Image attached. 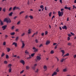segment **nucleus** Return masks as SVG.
<instances>
[{
    "mask_svg": "<svg viewBox=\"0 0 76 76\" xmlns=\"http://www.w3.org/2000/svg\"><path fill=\"white\" fill-rule=\"evenodd\" d=\"M4 22H7V23H11V20H10V19L7 18H6L4 19Z\"/></svg>",
    "mask_w": 76,
    "mask_h": 76,
    "instance_id": "f257e3e1",
    "label": "nucleus"
},
{
    "mask_svg": "<svg viewBox=\"0 0 76 76\" xmlns=\"http://www.w3.org/2000/svg\"><path fill=\"white\" fill-rule=\"evenodd\" d=\"M58 13L59 16H62L63 15V14H64V12L63 11H61V12L58 11Z\"/></svg>",
    "mask_w": 76,
    "mask_h": 76,
    "instance_id": "f03ea898",
    "label": "nucleus"
},
{
    "mask_svg": "<svg viewBox=\"0 0 76 76\" xmlns=\"http://www.w3.org/2000/svg\"><path fill=\"white\" fill-rule=\"evenodd\" d=\"M33 49L34 50V52H37V51H38V49H36V48H35V47H34L33 48Z\"/></svg>",
    "mask_w": 76,
    "mask_h": 76,
    "instance_id": "7ed1b4c3",
    "label": "nucleus"
},
{
    "mask_svg": "<svg viewBox=\"0 0 76 76\" xmlns=\"http://www.w3.org/2000/svg\"><path fill=\"white\" fill-rule=\"evenodd\" d=\"M37 60H38V61H40L41 58V57L40 56H37Z\"/></svg>",
    "mask_w": 76,
    "mask_h": 76,
    "instance_id": "20e7f679",
    "label": "nucleus"
},
{
    "mask_svg": "<svg viewBox=\"0 0 76 76\" xmlns=\"http://www.w3.org/2000/svg\"><path fill=\"white\" fill-rule=\"evenodd\" d=\"M4 25V23H3V22L1 20H0V25L1 26H3Z\"/></svg>",
    "mask_w": 76,
    "mask_h": 76,
    "instance_id": "39448f33",
    "label": "nucleus"
},
{
    "mask_svg": "<svg viewBox=\"0 0 76 76\" xmlns=\"http://www.w3.org/2000/svg\"><path fill=\"white\" fill-rule=\"evenodd\" d=\"M21 42H22V45L21 47V48H24V47H25V43H23V41H22Z\"/></svg>",
    "mask_w": 76,
    "mask_h": 76,
    "instance_id": "423d86ee",
    "label": "nucleus"
},
{
    "mask_svg": "<svg viewBox=\"0 0 76 76\" xmlns=\"http://www.w3.org/2000/svg\"><path fill=\"white\" fill-rule=\"evenodd\" d=\"M57 73L56 72H54L52 74V76H54L56 75H57Z\"/></svg>",
    "mask_w": 76,
    "mask_h": 76,
    "instance_id": "0eeeda50",
    "label": "nucleus"
},
{
    "mask_svg": "<svg viewBox=\"0 0 76 76\" xmlns=\"http://www.w3.org/2000/svg\"><path fill=\"white\" fill-rule=\"evenodd\" d=\"M62 28L63 29H65L66 30H67V26H62Z\"/></svg>",
    "mask_w": 76,
    "mask_h": 76,
    "instance_id": "6e6552de",
    "label": "nucleus"
},
{
    "mask_svg": "<svg viewBox=\"0 0 76 76\" xmlns=\"http://www.w3.org/2000/svg\"><path fill=\"white\" fill-rule=\"evenodd\" d=\"M20 63H22L23 65H24L25 64V61L23 60H21V61H20Z\"/></svg>",
    "mask_w": 76,
    "mask_h": 76,
    "instance_id": "1a4fd4ad",
    "label": "nucleus"
},
{
    "mask_svg": "<svg viewBox=\"0 0 76 76\" xmlns=\"http://www.w3.org/2000/svg\"><path fill=\"white\" fill-rule=\"evenodd\" d=\"M7 27V26H3L2 27V28H3V30H4L6 29V28Z\"/></svg>",
    "mask_w": 76,
    "mask_h": 76,
    "instance_id": "9d476101",
    "label": "nucleus"
},
{
    "mask_svg": "<svg viewBox=\"0 0 76 76\" xmlns=\"http://www.w3.org/2000/svg\"><path fill=\"white\" fill-rule=\"evenodd\" d=\"M65 9H68V10H71V9H70V7H64Z\"/></svg>",
    "mask_w": 76,
    "mask_h": 76,
    "instance_id": "9b49d317",
    "label": "nucleus"
},
{
    "mask_svg": "<svg viewBox=\"0 0 76 76\" xmlns=\"http://www.w3.org/2000/svg\"><path fill=\"white\" fill-rule=\"evenodd\" d=\"M50 43V41L48 40L47 41L46 43V45H48V44H49Z\"/></svg>",
    "mask_w": 76,
    "mask_h": 76,
    "instance_id": "f8f14e48",
    "label": "nucleus"
},
{
    "mask_svg": "<svg viewBox=\"0 0 76 76\" xmlns=\"http://www.w3.org/2000/svg\"><path fill=\"white\" fill-rule=\"evenodd\" d=\"M63 72H67V68H65L63 69Z\"/></svg>",
    "mask_w": 76,
    "mask_h": 76,
    "instance_id": "ddd939ff",
    "label": "nucleus"
},
{
    "mask_svg": "<svg viewBox=\"0 0 76 76\" xmlns=\"http://www.w3.org/2000/svg\"><path fill=\"white\" fill-rule=\"evenodd\" d=\"M43 68L44 69H45V70H47V66H46V65H45L43 67Z\"/></svg>",
    "mask_w": 76,
    "mask_h": 76,
    "instance_id": "4468645a",
    "label": "nucleus"
},
{
    "mask_svg": "<svg viewBox=\"0 0 76 76\" xmlns=\"http://www.w3.org/2000/svg\"><path fill=\"white\" fill-rule=\"evenodd\" d=\"M26 70H29V69L30 67L29 66H27L26 67Z\"/></svg>",
    "mask_w": 76,
    "mask_h": 76,
    "instance_id": "2eb2a0df",
    "label": "nucleus"
},
{
    "mask_svg": "<svg viewBox=\"0 0 76 76\" xmlns=\"http://www.w3.org/2000/svg\"><path fill=\"white\" fill-rule=\"evenodd\" d=\"M7 50L8 52H9V51H10L11 50L10 48H7Z\"/></svg>",
    "mask_w": 76,
    "mask_h": 76,
    "instance_id": "dca6fc26",
    "label": "nucleus"
},
{
    "mask_svg": "<svg viewBox=\"0 0 76 76\" xmlns=\"http://www.w3.org/2000/svg\"><path fill=\"white\" fill-rule=\"evenodd\" d=\"M10 34L11 35H14L15 34V32H13L12 33H10Z\"/></svg>",
    "mask_w": 76,
    "mask_h": 76,
    "instance_id": "f3484780",
    "label": "nucleus"
},
{
    "mask_svg": "<svg viewBox=\"0 0 76 76\" xmlns=\"http://www.w3.org/2000/svg\"><path fill=\"white\" fill-rule=\"evenodd\" d=\"M31 30L30 29H29L28 30V33L29 34H30L31 33Z\"/></svg>",
    "mask_w": 76,
    "mask_h": 76,
    "instance_id": "a211bd4d",
    "label": "nucleus"
},
{
    "mask_svg": "<svg viewBox=\"0 0 76 76\" xmlns=\"http://www.w3.org/2000/svg\"><path fill=\"white\" fill-rule=\"evenodd\" d=\"M60 70L58 69V68H57L56 70V72H59Z\"/></svg>",
    "mask_w": 76,
    "mask_h": 76,
    "instance_id": "6ab92c4d",
    "label": "nucleus"
},
{
    "mask_svg": "<svg viewBox=\"0 0 76 76\" xmlns=\"http://www.w3.org/2000/svg\"><path fill=\"white\" fill-rule=\"evenodd\" d=\"M12 45H15V47H17V43L14 42L12 44Z\"/></svg>",
    "mask_w": 76,
    "mask_h": 76,
    "instance_id": "aec40b11",
    "label": "nucleus"
},
{
    "mask_svg": "<svg viewBox=\"0 0 76 76\" xmlns=\"http://www.w3.org/2000/svg\"><path fill=\"white\" fill-rule=\"evenodd\" d=\"M12 72V67H10L9 69V72Z\"/></svg>",
    "mask_w": 76,
    "mask_h": 76,
    "instance_id": "412c9836",
    "label": "nucleus"
},
{
    "mask_svg": "<svg viewBox=\"0 0 76 76\" xmlns=\"http://www.w3.org/2000/svg\"><path fill=\"white\" fill-rule=\"evenodd\" d=\"M61 52H62V54H64L65 52H64V50H61Z\"/></svg>",
    "mask_w": 76,
    "mask_h": 76,
    "instance_id": "4be33fe9",
    "label": "nucleus"
},
{
    "mask_svg": "<svg viewBox=\"0 0 76 76\" xmlns=\"http://www.w3.org/2000/svg\"><path fill=\"white\" fill-rule=\"evenodd\" d=\"M12 14H13V12H12L9 14V15L11 16H12Z\"/></svg>",
    "mask_w": 76,
    "mask_h": 76,
    "instance_id": "5701e85b",
    "label": "nucleus"
},
{
    "mask_svg": "<svg viewBox=\"0 0 76 76\" xmlns=\"http://www.w3.org/2000/svg\"><path fill=\"white\" fill-rule=\"evenodd\" d=\"M72 43H71L70 42H69V43H68L67 45H68L70 46V45H72Z\"/></svg>",
    "mask_w": 76,
    "mask_h": 76,
    "instance_id": "b1692460",
    "label": "nucleus"
},
{
    "mask_svg": "<svg viewBox=\"0 0 76 76\" xmlns=\"http://www.w3.org/2000/svg\"><path fill=\"white\" fill-rule=\"evenodd\" d=\"M8 67H10V68L11 67H12V64H9L8 65Z\"/></svg>",
    "mask_w": 76,
    "mask_h": 76,
    "instance_id": "393cba45",
    "label": "nucleus"
},
{
    "mask_svg": "<svg viewBox=\"0 0 76 76\" xmlns=\"http://www.w3.org/2000/svg\"><path fill=\"white\" fill-rule=\"evenodd\" d=\"M18 39H19V37H16L15 40L16 41H17L18 40Z\"/></svg>",
    "mask_w": 76,
    "mask_h": 76,
    "instance_id": "a878e982",
    "label": "nucleus"
},
{
    "mask_svg": "<svg viewBox=\"0 0 76 76\" xmlns=\"http://www.w3.org/2000/svg\"><path fill=\"white\" fill-rule=\"evenodd\" d=\"M29 17L31 19H33V17L32 15H30L29 16Z\"/></svg>",
    "mask_w": 76,
    "mask_h": 76,
    "instance_id": "bb28decb",
    "label": "nucleus"
},
{
    "mask_svg": "<svg viewBox=\"0 0 76 76\" xmlns=\"http://www.w3.org/2000/svg\"><path fill=\"white\" fill-rule=\"evenodd\" d=\"M24 35H25V33H23V34H21V37H23V36H24Z\"/></svg>",
    "mask_w": 76,
    "mask_h": 76,
    "instance_id": "cd10ccee",
    "label": "nucleus"
},
{
    "mask_svg": "<svg viewBox=\"0 0 76 76\" xmlns=\"http://www.w3.org/2000/svg\"><path fill=\"white\" fill-rule=\"evenodd\" d=\"M28 18V15H26L25 17V19H27V18Z\"/></svg>",
    "mask_w": 76,
    "mask_h": 76,
    "instance_id": "c85d7f7f",
    "label": "nucleus"
},
{
    "mask_svg": "<svg viewBox=\"0 0 76 76\" xmlns=\"http://www.w3.org/2000/svg\"><path fill=\"white\" fill-rule=\"evenodd\" d=\"M7 37H8V35H6L5 36V39H7Z\"/></svg>",
    "mask_w": 76,
    "mask_h": 76,
    "instance_id": "c756f323",
    "label": "nucleus"
},
{
    "mask_svg": "<svg viewBox=\"0 0 76 76\" xmlns=\"http://www.w3.org/2000/svg\"><path fill=\"white\" fill-rule=\"evenodd\" d=\"M6 8L5 7L3 9V11L4 12H6Z\"/></svg>",
    "mask_w": 76,
    "mask_h": 76,
    "instance_id": "7c9ffc66",
    "label": "nucleus"
},
{
    "mask_svg": "<svg viewBox=\"0 0 76 76\" xmlns=\"http://www.w3.org/2000/svg\"><path fill=\"white\" fill-rule=\"evenodd\" d=\"M14 28H15V26H13L11 27V29L13 30V29H14Z\"/></svg>",
    "mask_w": 76,
    "mask_h": 76,
    "instance_id": "2f4dec72",
    "label": "nucleus"
},
{
    "mask_svg": "<svg viewBox=\"0 0 76 76\" xmlns=\"http://www.w3.org/2000/svg\"><path fill=\"white\" fill-rule=\"evenodd\" d=\"M6 58L7 59L9 58V56H8V55H6Z\"/></svg>",
    "mask_w": 76,
    "mask_h": 76,
    "instance_id": "473e14b6",
    "label": "nucleus"
},
{
    "mask_svg": "<svg viewBox=\"0 0 76 76\" xmlns=\"http://www.w3.org/2000/svg\"><path fill=\"white\" fill-rule=\"evenodd\" d=\"M64 58H62L61 60V62H63V61H64Z\"/></svg>",
    "mask_w": 76,
    "mask_h": 76,
    "instance_id": "72a5a7b5",
    "label": "nucleus"
},
{
    "mask_svg": "<svg viewBox=\"0 0 76 76\" xmlns=\"http://www.w3.org/2000/svg\"><path fill=\"white\" fill-rule=\"evenodd\" d=\"M12 7H11L9 8V11H11L12 10Z\"/></svg>",
    "mask_w": 76,
    "mask_h": 76,
    "instance_id": "f704fd0d",
    "label": "nucleus"
},
{
    "mask_svg": "<svg viewBox=\"0 0 76 76\" xmlns=\"http://www.w3.org/2000/svg\"><path fill=\"white\" fill-rule=\"evenodd\" d=\"M40 7L41 9H43V7H44V6H43L42 5H41Z\"/></svg>",
    "mask_w": 76,
    "mask_h": 76,
    "instance_id": "c9c22d12",
    "label": "nucleus"
},
{
    "mask_svg": "<svg viewBox=\"0 0 76 76\" xmlns=\"http://www.w3.org/2000/svg\"><path fill=\"white\" fill-rule=\"evenodd\" d=\"M65 56L66 57L67 56H69V53H67L65 55Z\"/></svg>",
    "mask_w": 76,
    "mask_h": 76,
    "instance_id": "e433bc0d",
    "label": "nucleus"
},
{
    "mask_svg": "<svg viewBox=\"0 0 76 76\" xmlns=\"http://www.w3.org/2000/svg\"><path fill=\"white\" fill-rule=\"evenodd\" d=\"M34 55H35V53H33V54H31V57H34Z\"/></svg>",
    "mask_w": 76,
    "mask_h": 76,
    "instance_id": "4c0bfd02",
    "label": "nucleus"
},
{
    "mask_svg": "<svg viewBox=\"0 0 76 76\" xmlns=\"http://www.w3.org/2000/svg\"><path fill=\"white\" fill-rule=\"evenodd\" d=\"M4 55H5L4 53H3L2 55H1V57H4Z\"/></svg>",
    "mask_w": 76,
    "mask_h": 76,
    "instance_id": "58836bf2",
    "label": "nucleus"
},
{
    "mask_svg": "<svg viewBox=\"0 0 76 76\" xmlns=\"http://www.w3.org/2000/svg\"><path fill=\"white\" fill-rule=\"evenodd\" d=\"M31 58V56L29 55V56L27 58V59H30Z\"/></svg>",
    "mask_w": 76,
    "mask_h": 76,
    "instance_id": "ea45409f",
    "label": "nucleus"
},
{
    "mask_svg": "<svg viewBox=\"0 0 76 76\" xmlns=\"http://www.w3.org/2000/svg\"><path fill=\"white\" fill-rule=\"evenodd\" d=\"M23 13H24V11H21L20 13V15H21V14H22Z\"/></svg>",
    "mask_w": 76,
    "mask_h": 76,
    "instance_id": "a19ab883",
    "label": "nucleus"
},
{
    "mask_svg": "<svg viewBox=\"0 0 76 76\" xmlns=\"http://www.w3.org/2000/svg\"><path fill=\"white\" fill-rule=\"evenodd\" d=\"M68 36L69 37H72V35H71V34H68Z\"/></svg>",
    "mask_w": 76,
    "mask_h": 76,
    "instance_id": "79ce46f5",
    "label": "nucleus"
},
{
    "mask_svg": "<svg viewBox=\"0 0 76 76\" xmlns=\"http://www.w3.org/2000/svg\"><path fill=\"white\" fill-rule=\"evenodd\" d=\"M54 51L53 50H52L50 52V54H53L54 53Z\"/></svg>",
    "mask_w": 76,
    "mask_h": 76,
    "instance_id": "37998d69",
    "label": "nucleus"
},
{
    "mask_svg": "<svg viewBox=\"0 0 76 76\" xmlns=\"http://www.w3.org/2000/svg\"><path fill=\"white\" fill-rule=\"evenodd\" d=\"M4 64H7V61H4Z\"/></svg>",
    "mask_w": 76,
    "mask_h": 76,
    "instance_id": "c03bdc74",
    "label": "nucleus"
},
{
    "mask_svg": "<svg viewBox=\"0 0 76 76\" xmlns=\"http://www.w3.org/2000/svg\"><path fill=\"white\" fill-rule=\"evenodd\" d=\"M25 53L26 54H28V53H29L28 52V51H27V50H26L25 51Z\"/></svg>",
    "mask_w": 76,
    "mask_h": 76,
    "instance_id": "a18cd8bd",
    "label": "nucleus"
},
{
    "mask_svg": "<svg viewBox=\"0 0 76 76\" xmlns=\"http://www.w3.org/2000/svg\"><path fill=\"white\" fill-rule=\"evenodd\" d=\"M35 41L36 43H38V40H37V39H36L35 40Z\"/></svg>",
    "mask_w": 76,
    "mask_h": 76,
    "instance_id": "49530a36",
    "label": "nucleus"
},
{
    "mask_svg": "<svg viewBox=\"0 0 76 76\" xmlns=\"http://www.w3.org/2000/svg\"><path fill=\"white\" fill-rule=\"evenodd\" d=\"M20 21H19L17 23V25H19L20 24Z\"/></svg>",
    "mask_w": 76,
    "mask_h": 76,
    "instance_id": "de8ad7c7",
    "label": "nucleus"
},
{
    "mask_svg": "<svg viewBox=\"0 0 76 76\" xmlns=\"http://www.w3.org/2000/svg\"><path fill=\"white\" fill-rule=\"evenodd\" d=\"M73 9H74V8H75V9H76V7L75 6V5H73Z\"/></svg>",
    "mask_w": 76,
    "mask_h": 76,
    "instance_id": "09e8293b",
    "label": "nucleus"
},
{
    "mask_svg": "<svg viewBox=\"0 0 76 76\" xmlns=\"http://www.w3.org/2000/svg\"><path fill=\"white\" fill-rule=\"evenodd\" d=\"M70 34L72 35H73V36L75 35V34H74V33H72V32H71Z\"/></svg>",
    "mask_w": 76,
    "mask_h": 76,
    "instance_id": "8fccbe9b",
    "label": "nucleus"
},
{
    "mask_svg": "<svg viewBox=\"0 0 76 76\" xmlns=\"http://www.w3.org/2000/svg\"><path fill=\"white\" fill-rule=\"evenodd\" d=\"M70 39V37H67V40L68 41H69Z\"/></svg>",
    "mask_w": 76,
    "mask_h": 76,
    "instance_id": "3c124183",
    "label": "nucleus"
},
{
    "mask_svg": "<svg viewBox=\"0 0 76 76\" xmlns=\"http://www.w3.org/2000/svg\"><path fill=\"white\" fill-rule=\"evenodd\" d=\"M15 9H16V7H15L13 8V10H15Z\"/></svg>",
    "mask_w": 76,
    "mask_h": 76,
    "instance_id": "603ef678",
    "label": "nucleus"
},
{
    "mask_svg": "<svg viewBox=\"0 0 76 76\" xmlns=\"http://www.w3.org/2000/svg\"><path fill=\"white\" fill-rule=\"evenodd\" d=\"M3 45H6V42H4L3 43Z\"/></svg>",
    "mask_w": 76,
    "mask_h": 76,
    "instance_id": "864d4df0",
    "label": "nucleus"
},
{
    "mask_svg": "<svg viewBox=\"0 0 76 76\" xmlns=\"http://www.w3.org/2000/svg\"><path fill=\"white\" fill-rule=\"evenodd\" d=\"M32 69H33V70H35V67L34 66L32 67Z\"/></svg>",
    "mask_w": 76,
    "mask_h": 76,
    "instance_id": "5fc2aeb1",
    "label": "nucleus"
},
{
    "mask_svg": "<svg viewBox=\"0 0 76 76\" xmlns=\"http://www.w3.org/2000/svg\"><path fill=\"white\" fill-rule=\"evenodd\" d=\"M23 72H24V70H23L22 71H21L20 72V74H21V73H23Z\"/></svg>",
    "mask_w": 76,
    "mask_h": 76,
    "instance_id": "6e6d98bb",
    "label": "nucleus"
},
{
    "mask_svg": "<svg viewBox=\"0 0 76 76\" xmlns=\"http://www.w3.org/2000/svg\"><path fill=\"white\" fill-rule=\"evenodd\" d=\"M49 16L50 17H51V12H50L49 14Z\"/></svg>",
    "mask_w": 76,
    "mask_h": 76,
    "instance_id": "4d7b16f0",
    "label": "nucleus"
},
{
    "mask_svg": "<svg viewBox=\"0 0 76 76\" xmlns=\"http://www.w3.org/2000/svg\"><path fill=\"white\" fill-rule=\"evenodd\" d=\"M38 69H37L36 71H35V72H36V73H37V72H38Z\"/></svg>",
    "mask_w": 76,
    "mask_h": 76,
    "instance_id": "13d9d810",
    "label": "nucleus"
},
{
    "mask_svg": "<svg viewBox=\"0 0 76 76\" xmlns=\"http://www.w3.org/2000/svg\"><path fill=\"white\" fill-rule=\"evenodd\" d=\"M42 46H43V45H42V44H41L39 46V47H42Z\"/></svg>",
    "mask_w": 76,
    "mask_h": 76,
    "instance_id": "bf43d9fd",
    "label": "nucleus"
},
{
    "mask_svg": "<svg viewBox=\"0 0 76 76\" xmlns=\"http://www.w3.org/2000/svg\"><path fill=\"white\" fill-rule=\"evenodd\" d=\"M18 18V17H17V16H15V17L14 18H13V19H16V18Z\"/></svg>",
    "mask_w": 76,
    "mask_h": 76,
    "instance_id": "052dcab7",
    "label": "nucleus"
},
{
    "mask_svg": "<svg viewBox=\"0 0 76 76\" xmlns=\"http://www.w3.org/2000/svg\"><path fill=\"white\" fill-rule=\"evenodd\" d=\"M73 57H74V58H76V55H74L73 56Z\"/></svg>",
    "mask_w": 76,
    "mask_h": 76,
    "instance_id": "680f3d73",
    "label": "nucleus"
},
{
    "mask_svg": "<svg viewBox=\"0 0 76 76\" xmlns=\"http://www.w3.org/2000/svg\"><path fill=\"white\" fill-rule=\"evenodd\" d=\"M16 7V9H20L19 8V7Z\"/></svg>",
    "mask_w": 76,
    "mask_h": 76,
    "instance_id": "e2e57ef3",
    "label": "nucleus"
},
{
    "mask_svg": "<svg viewBox=\"0 0 76 76\" xmlns=\"http://www.w3.org/2000/svg\"><path fill=\"white\" fill-rule=\"evenodd\" d=\"M12 57H17V55H14V56H12Z\"/></svg>",
    "mask_w": 76,
    "mask_h": 76,
    "instance_id": "0e129e2a",
    "label": "nucleus"
},
{
    "mask_svg": "<svg viewBox=\"0 0 76 76\" xmlns=\"http://www.w3.org/2000/svg\"><path fill=\"white\" fill-rule=\"evenodd\" d=\"M63 10H64V9L63 8H62L61 10V12H62V11H63Z\"/></svg>",
    "mask_w": 76,
    "mask_h": 76,
    "instance_id": "69168bd1",
    "label": "nucleus"
},
{
    "mask_svg": "<svg viewBox=\"0 0 76 76\" xmlns=\"http://www.w3.org/2000/svg\"><path fill=\"white\" fill-rule=\"evenodd\" d=\"M58 45H56L55 47V49H56V48H57V47Z\"/></svg>",
    "mask_w": 76,
    "mask_h": 76,
    "instance_id": "338daca9",
    "label": "nucleus"
},
{
    "mask_svg": "<svg viewBox=\"0 0 76 76\" xmlns=\"http://www.w3.org/2000/svg\"><path fill=\"white\" fill-rule=\"evenodd\" d=\"M42 36H44V33H43L42 34H41Z\"/></svg>",
    "mask_w": 76,
    "mask_h": 76,
    "instance_id": "774afa93",
    "label": "nucleus"
}]
</instances>
